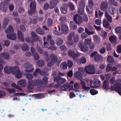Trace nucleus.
Here are the masks:
<instances>
[{
    "mask_svg": "<svg viewBox=\"0 0 121 121\" xmlns=\"http://www.w3.org/2000/svg\"><path fill=\"white\" fill-rule=\"evenodd\" d=\"M78 71L75 73H74V77L78 79H82V76L85 77L87 74L85 72V69L83 68H79L78 69Z\"/></svg>",
    "mask_w": 121,
    "mask_h": 121,
    "instance_id": "f257e3e1",
    "label": "nucleus"
},
{
    "mask_svg": "<svg viewBox=\"0 0 121 121\" xmlns=\"http://www.w3.org/2000/svg\"><path fill=\"white\" fill-rule=\"evenodd\" d=\"M118 81L111 86V91H117L121 96V79Z\"/></svg>",
    "mask_w": 121,
    "mask_h": 121,
    "instance_id": "f03ea898",
    "label": "nucleus"
},
{
    "mask_svg": "<svg viewBox=\"0 0 121 121\" xmlns=\"http://www.w3.org/2000/svg\"><path fill=\"white\" fill-rule=\"evenodd\" d=\"M14 30L12 26L10 25L9 28L6 30L5 32L7 34H9V35H7L6 37L12 40H15L16 39V34L14 33L13 34Z\"/></svg>",
    "mask_w": 121,
    "mask_h": 121,
    "instance_id": "7ed1b4c3",
    "label": "nucleus"
},
{
    "mask_svg": "<svg viewBox=\"0 0 121 121\" xmlns=\"http://www.w3.org/2000/svg\"><path fill=\"white\" fill-rule=\"evenodd\" d=\"M85 72L87 74H94L95 73V66L92 65H89L86 66L84 69Z\"/></svg>",
    "mask_w": 121,
    "mask_h": 121,
    "instance_id": "20e7f679",
    "label": "nucleus"
},
{
    "mask_svg": "<svg viewBox=\"0 0 121 121\" xmlns=\"http://www.w3.org/2000/svg\"><path fill=\"white\" fill-rule=\"evenodd\" d=\"M12 74L14 75L16 78H20L22 76V74L21 71L18 69L17 66H15L14 67L13 71L12 72Z\"/></svg>",
    "mask_w": 121,
    "mask_h": 121,
    "instance_id": "39448f33",
    "label": "nucleus"
},
{
    "mask_svg": "<svg viewBox=\"0 0 121 121\" xmlns=\"http://www.w3.org/2000/svg\"><path fill=\"white\" fill-rule=\"evenodd\" d=\"M54 81L61 86L66 82V80L64 78H62L60 76H57L54 78Z\"/></svg>",
    "mask_w": 121,
    "mask_h": 121,
    "instance_id": "423d86ee",
    "label": "nucleus"
},
{
    "mask_svg": "<svg viewBox=\"0 0 121 121\" xmlns=\"http://www.w3.org/2000/svg\"><path fill=\"white\" fill-rule=\"evenodd\" d=\"M36 3L35 1H33L31 2L30 7L31 10L28 11L29 14L31 15L33 13H34L36 10Z\"/></svg>",
    "mask_w": 121,
    "mask_h": 121,
    "instance_id": "0eeeda50",
    "label": "nucleus"
},
{
    "mask_svg": "<svg viewBox=\"0 0 121 121\" xmlns=\"http://www.w3.org/2000/svg\"><path fill=\"white\" fill-rule=\"evenodd\" d=\"M78 46L81 51L86 52L88 50V47L85 45L83 42H80L78 44Z\"/></svg>",
    "mask_w": 121,
    "mask_h": 121,
    "instance_id": "6e6552de",
    "label": "nucleus"
},
{
    "mask_svg": "<svg viewBox=\"0 0 121 121\" xmlns=\"http://www.w3.org/2000/svg\"><path fill=\"white\" fill-rule=\"evenodd\" d=\"M45 55L47 58H46V60L47 61H51V62H49L48 63L47 65L49 67L52 66L53 65V54H50L49 57H48V54H45Z\"/></svg>",
    "mask_w": 121,
    "mask_h": 121,
    "instance_id": "1a4fd4ad",
    "label": "nucleus"
},
{
    "mask_svg": "<svg viewBox=\"0 0 121 121\" xmlns=\"http://www.w3.org/2000/svg\"><path fill=\"white\" fill-rule=\"evenodd\" d=\"M68 54L69 56L72 57L73 60H76L79 56V54L78 53H75L74 51L69 50Z\"/></svg>",
    "mask_w": 121,
    "mask_h": 121,
    "instance_id": "9d476101",
    "label": "nucleus"
},
{
    "mask_svg": "<svg viewBox=\"0 0 121 121\" xmlns=\"http://www.w3.org/2000/svg\"><path fill=\"white\" fill-rule=\"evenodd\" d=\"M88 4L89 5L86 6V9L88 13L89 14H90L91 13V12L90 10L89 9H90L91 10L92 7L94 6V3L92 0H88Z\"/></svg>",
    "mask_w": 121,
    "mask_h": 121,
    "instance_id": "9b49d317",
    "label": "nucleus"
},
{
    "mask_svg": "<svg viewBox=\"0 0 121 121\" xmlns=\"http://www.w3.org/2000/svg\"><path fill=\"white\" fill-rule=\"evenodd\" d=\"M9 3L8 2H5L4 3L3 2H1L0 4V10L5 11L8 9V5Z\"/></svg>",
    "mask_w": 121,
    "mask_h": 121,
    "instance_id": "f8f14e48",
    "label": "nucleus"
},
{
    "mask_svg": "<svg viewBox=\"0 0 121 121\" xmlns=\"http://www.w3.org/2000/svg\"><path fill=\"white\" fill-rule=\"evenodd\" d=\"M73 20L77 24H80L82 22V17L78 15V14L75 15L74 17Z\"/></svg>",
    "mask_w": 121,
    "mask_h": 121,
    "instance_id": "ddd939ff",
    "label": "nucleus"
},
{
    "mask_svg": "<svg viewBox=\"0 0 121 121\" xmlns=\"http://www.w3.org/2000/svg\"><path fill=\"white\" fill-rule=\"evenodd\" d=\"M70 89L73 88V86L71 85H70L68 83H65L60 88V89L63 91H66L68 90L69 88Z\"/></svg>",
    "mask_w": 121,
    "mask_h": 121,
    "instance_id": "4468645a",
    "label": "nucleus"
},
{
    "mask_svg": "<svg viewBox=\"0 0 121 121\" xmlns=\"http://www.w3.org/2000/svg\"><path fill=\"white\" fill-rule=\"evenodd\" d=\"M67 4H64L60 8V10L61 13L63 14H66L68 12Z\"/></svg>",
    "mask_w": 121,
    "mask_h": 121,
    "instance_id": "2eb2a0df",
    "label": "nucleus"
},
{
    "mask_svg": "<svg viewBox=\"0 0 121 121\" xmlns=\"http://www.w3.org/2000/svg\"><path fill=\"white\" fill-rule=\"evenodd\" d=\"M108 6V2L106 1L102 2L100 6L101 10L103 11L106 10Z\"/></svg>",
    "mask_w": 121,
    "mask_h": 121,
    "instance_id": "dca6fc26",
    "label": "nucleus"
},
{
    "mask_svg": "<svg viewBox=\"0 0 121 121\" xmlns=\"http://www.w3.org/2000/svg\"><path fill=\"white\" fill-rule=\"evenodd\" d=\"M61 29L62 33L64 34L68 33L69 28L65 24L62 25L61 27Z\"/></svg>",
    "mask_w": 121,
    "mask_h": 121,
    "instance_id": "f3484780",
    "label": "nucleus"
},
{
    "mask_svg": "<svg viewBox=\"0 0 121 121\" xmlns=\"http://www.w3.org/2000/svg\"><path fill=\"white\" fill-rule=\"evenodd\" d=\"M61 61V60L60 58H58L53 55V65L56 64L57 66H59Z\"/></svg>",
    "mask_w": 121,
    "mask_h": 121,
    "instance_id": "a211bd4d",
    "label": "nucleus"
},
{
    "mask_svg": "<svg viewBox=\"0 0 121 121\" xmlns=\"http://www.w3.org/2000/svg\"><path fill=\"white\" fill-rule=\"evenodd\" d=\"M14 69V67L13 68L12 67H9L8 66H6L4 68V71L7 74H12V72L13 71Z\"/></svg>",
    "mask_w": 121,
    "mask_h": 121,
    "instance_id": "6ab92c4d",
    "label": "nucleus"
},
{
    "mask_svg": "<svg viewBox=\"0 0 121 121\" xmlns=\"http://www.w3.org/2000/svg\"><path fill=\"white\" fill-rule=\"evenodd\" d=\"M81 82L82 85V88L84 90L87 91V92H89L90 89V88L86 86V83L83 81L81 80Z\"/></svg>",
    "mask_w": 121,
    "mask_h": 121,
    "instance_id": "aec40b11",
    "label": "nucleus"
},
{
    "mask_svg": "<svg viewBox=\"0 0 121 121\" xmlns=\"http://www.w3.org/2000/svg\"><path fill=\"white\" fill-rule=\"evenodd\" d=\"M31 81L34 86H39L41 85L40 79H36L34 80H32Z\"/></svg>",
    "mask_w": 121,
    "mask_h": 121,
    "instance_id": "412c9836",
    "label": "nucleus"
},
{
    "mask_svg": "<svg viewBox=\"0 0 121 121\" xmlns=\"http://www.w3.org/2000/svg\"><path fill=\"white\" fill-rule=\"evenodd\" d=\"M18 83L20 86L22 87H25L27 85V83L26 82V81L25 79L22 80L18 81Z\"/></svg>",
    "mask_w": 121,
    "mask_h": 121,
    "instance_id": "4be33fe9",
    "label": "nucleus"
},
{
    "mask_svg": "<svg viewBox=\"0 0 121 121\" xmlns=\"http://www.w3.org/2000/svg\"><path fill=\"white\" fill-rule=\"evenodd\" d=\"M103 25V26L107 29L110 26L108 21L106 19L104 20Z\"/></svg>",
    "mask_w": 121,
    "mask_h": 121,
    "instance_id": "5701e85b",
    "label": "nucleus"
},
{
    "mask_svg": "<svg viewBox=\"0 0 121 121\" xmlns=\"http://www.w3.org/2000/svg\"><path fill=\"white\" fill-rule=\"evenodd\" d=\"M17 35L19 39L21 41H23L24 39L22 33L20 31H18L17 32Z\"/></svg>",
    "mask_w": 121,
    "mask_h": 121,
    "instance_id": "b1692460",
    "label": "nucleus"
},
{
    "mask_svg": "<svg viewBox=\"0 0 121 121\" xmlns=\"http://www.w3.org/2000/svg\"><path fill=\"white\" fill-rule=\"evenodd\" d=\"M28 84L27 86V89L28 90H31L33 88L34 85L31 80L28 81Z\"/></svg>",
    "mask_w": 121,
    "mask_h": 121,
    "instance_id": "393cba45",
    "label": "nucleus"
},
{
    "mask_svg": "<svg viewBox=\"0 0 121 121\" xmlns=\"http://www.w3.org/2000/svg\"><path fill=\"white\" fill-rule=\"evenodd\" d=\"M41 85H45L48 82V78L46 77H44L42 80H40Z\"/></svg>",
    "mask_w": 121,
    "mask_h": 121,
    "instance_id": "a878e982",
    "label": "nucleus"
},
{
    "mask_svg": "<svg viewBox=\"0 0 121 121\" xmlns=\"http://www.w3.org/2000/svg\"><path fill=\"white\" fill-rule=\"evenodd\" d=\"M103 87L105 89H108L109 88V83L107 80L105 81L103 83Z\"/></svg>",
    "mask_w": 121,
    "mask_h": 121,
    "instance_id": "bb28decb",
    "label": "nucleus"
},
{
    "mask_svg": "<svg viewBox=\"0 0 121 121\" xmlns=\"http://www.w3.org/2000/svg\"><path fill=\"white\" fill-rule=\"evenodd\" d=\"M0 57H2L4 59H9L10 56L9 54L7 53H5L0 54Z\"/></svg>",
    "mask_w": 121,
    "mask_h": 121,
    "instance_id": "cd10ccee",
    "label": "nucleus"
},
{
    "mask_svg": "<svg viewBox=\"0 0 121 121\" xmlns=\"http://www.w3.org/2000/svg\"><path fill=\"white\" fill-rule=\"evenodd\" d=\"M68 65L67 63L66 62H62L60 65V68L62 69L65 70L67 68Z\"/></svg>",
    "mask_w": 121,
    "mask_h": 121,
    "instance_id": "c85d7f7f",
    "label": "nucleus"
},
{
    "mask_svg": "<svg viewBox=\"0 0 121 121\" xmlns=\"http://www.w3.org/2000/svg\"><path fill=\"white\" fill-rule=\"evenodd\" d=\"M35 32L37 34L41 35H43L44 34L45 32V31L42 29L39 28L36 29Z\"/></svg>",
    "mask_w": 121,
    "mask_h": 121,
    "instance_id": "c756f323",
    "label": "nucleus"
},
{
    "mask_svg": "<svg viewBox=\"0 0 121 121\" xmlns=\"http://www.w3.org/2000/svg\"><path fill=\"white\" fill-rule=\"evenodd\" d=\"M105 15L108 21L110 23H111L112 22V17H111L107 12H105Z\"/></svg>",
    "mask_w": 121,
    "mask_h": 121,
    "instance_id": "7c9ffc66",
    "label": "nucleus"
},
{
    "mask_svg": "<svg viewBox=\"0 0 121 121\" xmlns=\"http://www.w3.org/2000/svg\"><path fill=\"white\" fill-rule=\"evenodd\" d=\"M70 27L72 29L74 30L77 28V26L73 21H70Z\"/></svg>",
    "mask_w": 121,
    "mask_h": 121,
    "instance_id": "2f4dec72",
    "label": "nucleus"
},
{
    "mask_svg": "<svg viewBox=\"0 0 121 121\" xmlns=\"http://www.w3.org/2000/svg\"><path fill=\"white\" fill-rule=\"evenodd\" d=\"M110 41L112 43H115L117 41L116 38L115 36H111L109 38Z\"/></svg>",
    "mask_w": 121,
    "mask_h": 121,
    "instance_id": "473e14b6",
    "label": "nucleus"
},
{
    "mask_svg": "<svg viewBox=\"0 0 121 121\" xmlns=\"http://www.w3.org/2000/svg\"><path fill=\"white\" fill-rule=\"evenodd\" d=\"M94 59L96 61H101L102 59V58L100 55L98 54L95 56Z\"/></svg>",
    "mask_w": 121,
    "mask_h": 121,
    "instance_id": "72a5a7b5",
    "label": "nucleus"
},
{
    "mask_svg": "<svg viewBox=\"0 0 121 121\" xmlns=\"http://www.w3.org/2000/svg\"><path fill=\"white\" fill-rule=\"evenodd\" d=\"M93 39L96 43L99 44L100 43V39L97 35H94L93 36Z\"/></svg>",
    "mask_w": 121,
    "mask_h": 121,
    "instance_id": "f704fd0d",
    "label": "nucleus"
},
{
    "mask_svg": "<svg viewBox=\"0 0 121 121\" xmlns=\"http://www.w3.org/2000/svg\"><path fill=\"white\" fill-rule=\"evenodd\" d=\"M107 61L109 63H112L114 61L113 57L110 55L107 58Z\"/></svg>",
    "mask_w": 121,
    "mask_h": 121,
    "instance_id": "c9c22d12",
    "label": "nucleus"
},
{
    "mask_svg": "<svg viewBox=\"0 0 121 121\" xmlns=\"http://www.w3.org/2000/svg\"><path fill=\"white\" fill-rule=\"evenodd\" d=\"M116 9L115 8L111 7L109 8L108 11L110 14L111 15H113L115 13Z\"/></svg>",
    "mask_w": 121,
    "mask_h": 121,
    "instance_id": "e433bc0d",
    "label": "nucleus"
},
{
    "mask_svg": "<svg viewBox=\"0 0 121 121\" xmlns=\"http://www.w3.org/2000/svg\"><path fill=\"white\" fill-rule=\"evenodd\" d=\"M37 65L39 67H42L44 66V62L43 60H39L36 62Z\"/></svg>",
    "mask_w": 121,
    "mask_h": 121,
    "instance_id": "4c0bfd02",
    "label": "nucleus"
},
{
    "mask_svg": "<svg viewBox=\"0 0 121 121\" xmlns=\"http://www.w3.org/2000/svg\"><path fill=\"white\" fill-rule=\"evenodd\" d=\"M26 41L29 43H33L35 41V40L33 38L30 37V38H26Z\"/></svg>",
    "mask_w": 121,
    "mask_h": 121,
    "instance_id": "58836bf2",
    "label": "nucleus"
},
{
    "mask_svg": "<svg viewBox=\"0 0 121 121\" xmlns=\"http://www.w3.org/2000/svg\"><path fill=\"white\" fill-rule=\"evenodd\" d=\"M100 81L98 80H95L94 83V86L97 87H99L100 85Z\"/></svg>",
    "mask_w": 121,
    "mask_h": 121,
    "instance_id": "ea45409f",
    "label": "nucleus"
},
{
    "mask_svg": "<svg viewBox=\"0 0 121 121\" xmlns=\"http://www.w3.org/2000/svg\"><path fill=\"white\" fill-rule=\"evenodd\" d=\"M41 70L39 69H36L35 72L33 73V74L34 77H36L39 74L40 75Z\"/></svg>",
    "mask_w": 121,
    "mask_h": 121,
    "instance_id": "a19ab883",
    "label": "nucleus"
},
{
    "mask_svg": "<svg viewBox=\"0 0 121 121\" xmlns=\"http://www.w3.org/2000/svg\"><path fill=\"white\" fill-rule=\"evenodd\" d=\"M22 50L24 51H27L29 49L28 46L25 43H24L22 47Z\"/></svg>",
    "mask_w": 121,
    "mask_h": 121,
    "instance_id": "79ce46f5",
    "label": "nucleus"
},
{
    "mask_svg": "<svg viewBox=\"0 0 121 121\" xmlns=\"http://www.w3.org/2000/svg\"><path fill=\"white\" fill-rule=\"evenodd\" d=\"M108 1L113 5L115 6L118 5V2L117 1H115L114 0H108Z\"/></svg>",
    "mask_w": 121,
    "mask_h": 121,
    "instance_id": "37998d69",
    "label": "nucleus"
},
{
    "mask_svg": "<svg viewBox=\"0 0 121 121\" xmlns=\"http://www.w3.org/2000/svg\"><path fill=\"white\" fill-rule=\"evenodd\" d=\"M25 68L27 69H29L32 67V65L28 63H25L24 65Z\"/></svg>",
    "mask_w": 121,
    "mask_h": 121,
    "instance_id": "c03bdc74",
    "label": "nucleus"
},
{
    "mask_svg": "<svg viewBox=\"0 0 121 121\" xmlns=\"http://www.w3.org/2000/svg\"><path fill=\"white\" fill-rule=\"evenodd\" d=\"M69 7L70 10L72 11H73L74 9V5L72 3L69 2L67 4V6Z\"/></svg>",
    "mask_w": 121,
    "mask_h": 121,
    "instance_id": "a18cd8bd",
    "label": "nucleus"
},
{
    "mask_svg": "<svg viewBox=\"0 0 121 121\" xmlns=\"http://www.w3.org/2000/svg\"><path fill=\"white\" fill-rule=\"evenodd\" d=\"M79 8H84L85 7V4L84 2L81 1L79 3Z\"/></svg>",
    "mask_w": 121,
    "mask_h": 121,
    "instance_id": "49530a36",
    "label": "nucleus"
},
{
    "mask_svg": "<svg viewBox=\"0 0 121 121\" xmlns=\"http://www.w3.org/2000/svg\"><path fill=\"white\" fill-rule=\"evenodd\" d=\"M63 43V40L60 38H58L56 42L57 45L59 46L61 45Z\"/></svg>",
    "mask_w": 121,
    "mask_h": 121,
    "instance_id": "de8ad7c7",
    "label": "nucleus"
},
{
    "mask_svg": "<svg viewBox=\"0 0 121 121\" xmlns=\"http://www.w3.org/2000/svg\"><path fill=\"white\" fill-rule=\"evenodd\" d=\"M9 21V20L8 19L5 18L4 19V22L3 25V27L5 28L7 25L8 24Z\"/></svg>",
    "mask_w": 121,
    "mask_h": 121,
    "instance_id": "09e8293b",
    "label": "nucleus"
},
{
    "mask_svg": "<svg viewBox=\"0 0 121 121\" xmlns=\"http://www.w3.org/2000/svg\"><path fill=\"white\" fill-rule=\"evenodd\" d=\"M53 85V83H51L50 85H47L45 86H41L40 87V88L41 89H43L42 90H43L45 87H46L47 88H50Z\"/></svg>",
    "mask_w": 121,
    "mask_h": 121,
    "instance_id": "8fccbe9b",
    "label": "nucleus"
},
{
    "mask_svg": "<svg viewBox=\"0 0 121 121\" xmlns=\"http://www.w3.org/2000/svg\"><path fill=\"white\" fill-rule=\"evenodd\" d=\"M91 94L92 95H95L98 93L97 91L95 89H91L89 91Z\"/></svg>",
    "mask_w": 121,
    "mask_h": 121,
    "instance_id": "3c124183",
    "label": "nucleus"
},
{
    "mask_svg": "<svg viewBox=\"0 0 121 121\" xmlns=\"http://www.w3.org/2000/svg\"><path fill=\"white\" fill-rule=\"evenodd\" d=\"M107 33L104 31H102L101 34V36L104 39H105L106 38Z\"/></svg>",
    "mask_w": 121,
    "mask_h": 121,
    "instance_id": "603ef678",
    "label": "nucleus"
},
{
    "mask_svg": "<svg viewBox=\"0 0 121 121\" xmlns=\"http://www.w3.org/2000/svg\"><path fill=\"white\" fill-rule=\"evenodd\" d=\"M91 43V40L87 38L85 40L84 44L86 45L90 44Z\"/></svg>",
    "mask_w": 121,
    "mask_h": 121,
    "instance_id": "864d4df0",
    "label": "nucleus"
},
{
    "mask_svg": "<svg viewBox=\"0 0 121 121\" xmlns=\"http://www.w3.org/2000/svg\"><path fill=\"white\" fill-rule=\"evenodd\" d=\"M73 62L72 60H68L67 61V64L69 68L73 66Z\"/></svg>",
    "mask_w": 121,
    "mask_h": 121,
    "instance_id": "5fc2aeb1",
    "label": "nucleus"
},
{
    "mask_svg": "<svg viewBox=\"0 0 121 121\" xmlns=\"http://www.w3.org/2000/svg\"><path fill=\"white\" fill-rule=\"evenodd\" d=\"M84 9V8H79L78 11V13L80 15H82L83 14Z\"/></svg>",
    "mask_w": 121,
    "mask_h": 121,
    "instance_id": "6e6d98bb",
    "label": "nucleus"
},
{
    "mask_svg": "<svg viewBox=\"0 0 121 121\" xmlns=\"http://www.w3.org/2000/svg\"><path fill=\"white\" fill-rule=\"evenodd\" d=\"M95 23L97 25L100 26L101 23V20L99 19H96L95 22Z\"/></svg>",
    "mask_w": 121,
    "mask_h": 121,
    "instance_id": "4d7b16f0",
    "label": "nucleus"
},
{
    "mask_svg": "<svg viewBox=\"0 0 121 121\" xmlns=\"http://www.w3.org/2000/svg\"><path fill=\"white\" fill-rule=\"evenodd\" d=\"M106 71L107 72L109 71H112V66L108 64L106 68Z\"/></svg>",
    "mask_w": 121,
    "mask_h": 121,
    "instance_id": "13d9d810",
    "label": "nucleus"
},
{
    "mask_svg": "<svg viewBox=\"0 0 121 121\" xmlns=\"http://www.w3.org/2000/svg\"><path fill=\"white\" fill-rule=\"evenodd\" d=\"M33 56L35 60H38L39 58V56L38 54L37 53H35L33 54Z\"/></svg>",
    "mask_w": 121,
    "mask_h": 121,
    "instance_id": "bf43d9fd",
    "label": "nucleus"
},
{
    "mask_svg": "<svg viewBox=\"0 0 121 121\" xmlns=\"http://www.w3.org/2000/svg\"><path fill=\"white\" fill-rule=\"evenodd\" d=\"M115 31L117 33H121V27H118L115 29Z\"/></svg>",
    "mask_w": 121,
    "mask_h": 121,
    "instance_id": "052dcab7",
    "label": "nucleus"
},
{
    "mask_svg": "<svg viewBox=\"0 0 121 121\" xmlns=\"http://www.w3.org/2000/svg\"><path fill=\"white\" fill-rule=\"evenodd\" d=\"M33 76L32 74H29L26 75V78L29 80H31L32 79Z\"/></svg>",
    "mask_w": 121,
    "mask_h": 121,
    "instance_id": "680f3d73",
    "label": "nucleus"
},
{
    "mask_svg": "<svg viewBox=\"0 0 121 121\" xmlns=\"http://www.w3.org/2000/svg\"><path fill=\"white\" fill-rule=\"evenodd\" d=\"M85 32L89 35H93L94 34V32L93 31H90L88 30L87 28H86L85 29Z\"/></svg>",
    "mask_w": 121,
    "mask_h": 121,
    "instance_id": "e2e57ef3",
    "label": "nucleus"
},
{
    "mask_svg": "<svg viewBox=\"0 0 121 121\" xmlns=\"http://www.w3.org/2000/svg\"><path fill=\"white\" fill-rule=\"evenodd\" d=\"M106 48L105 47H103L101 49H99V52L101 54L104 53L106 51Z\"/></svg>",
    "mask_w": 121,
    "mask_h": 121,
    "instance_id": "0e129e2a",
    "label": "nucleus"
},
{
    "mask_svg": "<svg viewBox=\"0 0 121 121\" xmlns=\"http://www.w3.org/2000/svg\"><path fill=\"white\" fill-rule=\"evenodd\" d=\"M6 89L10 93H14L15 92V90L13 88L11 89L6 88Z\"/></svg>",
    "mask_w": 121,
    "mask_h": 121,
    "instance_id": "69168bd1",
    "label": "nucleus"
},
{
    "mask_svg": "<svg viewBox=\"0 0 121 121\" xmlns=\"http://www.w3.org/2000/svg\"><path fill=\"white\" fill-rule=\"evenodd\" d=\"M5 95V92L2 90L0 91V98H2Z\"/></svg>",
    "mask_w": 121,
    "mask_h": 121,
    "instance_id": "338daca9",
    "label": "nucleus"
},
{
    "mask_svg": "<svg viewBox=\"0 0 121 121\" xmlns=\"http://www.w3.org/2000/svg\"><path fill=\"white\" fill-rule=\"evenodd\" d=\"M52 20L51 18H48L47 22V25L49 26H50L52 25Z\"/></svg>",
    "mask_w": 121,
    "mask_h": 121,
    "instance_id": "774afa93",
    "label": "nucleus"
}]
</instances>
